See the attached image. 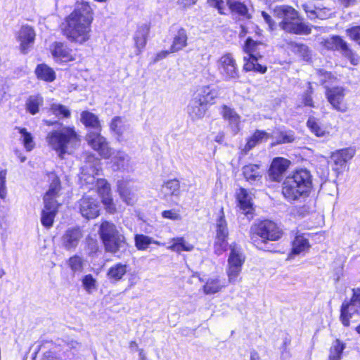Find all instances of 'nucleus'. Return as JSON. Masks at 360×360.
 I'll list each match as a JSON object with an SVG mask.
<instances>
[{
    "label": "nucleus",
    "instance_id": "f257e3e1",
    "mask_svg": "<svg viewBox=\"0 0 360 360\" xmlns=\"http://www.w3.org/2000/svg\"><path fill=\"white\" fill-rule=\"evenodd\" d=\"M94 12L89 3L77 2L63 23V34L72 43L83 44L91 38Z\"/></svg>",
    "mask_w": 360,
    "mask_h": 360
},
{
    "label": "nucleus",
    "instance_id": "f03ea898",
    "mask_svg": "<svg viewBox=\"0 0 360 360\" xmlns=\"http://www.w3.org/2000/svg\"><path fill=\"white\" fill-rule=\"evenodd\" d=\"M283 236V231L273 221L263 220L253 224L250 229L252 243L259 250L276 252L275 245L270 242L278 241Z\"/></svg>",
    "mask_w": 360,
    "mask_h": 360
},
{
    "label": "nucleus",
    "instance_id": "7ed1b4c3",
    "mask_svg": "<svg viewBox=\"0 0 360 360\" xmlns=\"http://www.w3.org/2000/svg\"><path fill=\"white\" fill-rule=\"evenodd\" d=\"M312 188V176L307 169L295 170L283 184L282 193L288 201L307 197Z\"/></svg>",
    "mask_w": 360,
    "mask_h": 360
},
{
    "label": "nucleus",
    "instance_id": "20e7f679",
    "mask_svg": "<svg viewBox=\"0 0 360 360\" xmlns=\"http://www.w3.org/2000/svg\"><path fill=\"white\" fill-rule=\"evenodd\" d=\"M80 120L86 127L91 129L86 135L89 145L101 156L108 158L111 155V151L105 139L100 134L101 126L98 117L89 111H83Z\"/></svg>",
    "mask_w": 360,
    "mask_h": 360
},
{
    "label": "nucleus",
    "instance_id": "39448f33",
    "mask_svg": "<svg viewBox=\"0 0 360 360\" xmlns=\"http://www.w3.org/2000/svg\"><path fill=\"white\" fill-rule=\"evenodd\" d=\"M274 13L276 18L281 19L279 27L285 32L298 35L311 33L309 25L301 20L298 12L292 7L285 5L276 6Z\"/></svg>",
    "mask_w": 360,
    "mask_h": 360
},
{
    "label": "nucleus",
    "instance_id": "423d86ee",
    "mask_svg": "<svg viewBox=\"0 0 360 360\" xmlns=\"http://www.w3.org/2000/svg\"><path fill=\"white\" fill-rule=\"evenodd\" d=\"M46 141L58 153L59 157L63 158V155L70 153L69 150L79 146L80 139L73 127H63L49 132Z\"/></svg>",
    "mask_w": 360,
    "mask_h": 360
},
{
    "label": "nucleus",
    "instance_id": "0eeeda50",
    "mask_svg": "<svg viewBox=\"0 0 360 360\" xmlns=\"http://www.w3.org/2000/svg\"><path fill=\"white\" fill-rule=\"evenodd\" d=\"M215 98L217 91L195 92L187 107V112L191 121L202 120L207 110V105L214 103Z\"/></svg>",
    "mask_w": 360,
    "mask_h": 360
},
{
    "label": "nucleus",
    "instance_id": "6e6552de",
    "mask_svg": "<svg viewBox=\"0 0 360 360\" xmlns=\"http://www.w3.org/2000/svg\"><path fill=\"white\" fill-rule=\"evenodd\" d=\"M323 45L328 50L340 52L354 65H356L359 62L357 54L350 48L348 43L339 35H333L324 39Z\"/></svg>",
    "mask_w": 360,
    "mask_h": 360
},
{
    "label": "nucleus",
    "instance_id": "1a4fd4ad",
    "mask_svg": "<svg viewBox=\"0 0 360 360\" xmlns=\"http://www.w3.org/2000/svg\"><path fill=\"white\" fill-rule=\"evenodd\" d=\"M221 214L216 221V238L214 243V252L217 255L226 251L228 246L229 230L223 209L221 210Z\"/></svg>",
    "mask_w": 360,
    "mask_h": 360
},
{
    "label": "nucleus",
    "instance_id": "9d476101",
    "mask_svg": "<svg viewBox=\"0 0 360 360\" xmlns=\"http://www.w3.org/2000/svg\"><path fill=\"white\" fill-rule=\"evenodd\" d=\"M77 207L82 216L87 219L96 218L101 210L100 202L89 195H84L78 200Z\"/></svg>",
    "mask_w": 360,
    "mask_h": 360
},
{
    "label": "nucleus",
    "instance_id": "9b49d317",
    "mask_svg": "<svg viewBox=\"0 0 360 360\" xmlns=\"http://www.w3.org/2000/svg\"><path fill=\"white\" fill-rule=\"evenodd\" d=\"M220 75L226 79H236L239 77V71L236 60L231 53L223 55L217 61Z\"/></svg>",
    "mask_w": 360,
    "mask_h": 360
},
{
    "label": "nucleus",
    "instance_id": "f8f14e48",
    "mask_svg": "<svg viewBox=\"0 0 360 360\" xmlns=\"http://www.w3.org/2000/svg\"><path fill=\"white\" fill-rule=\"evenodd\" d=\"M102 243L106 252L114 255L118 258H121L128 251V243L124 236L121 233Z\"/></svg>",
    "mask_w": 360,
    "mask_h": 360
},
{
    "label": "nucleus",
    "instance_id": "ddd939ff",
    "mask_svg": "<svg viewBox=\"0 0 360 360\" xmlns=\"http://www.w3.org/2000/svg\"><path fill=\"white\" fill-rule=\"evenodd\" d=\"M290 163L289 160L283 158H274L268 171L269 178L274 181H281Z\"/></svg>",
    "mask_w": 360,
    "mask_h": 360
},
{
    "label": "nucleus",
    "instance_id": "4468645a",
    "mask_svg": "<svg viewBox=\"0 0 360 360\" xmlns=\"http://www.w3.org/2000/svg\"><path fill=\"white\" fill-rule=\"evenodd\" d=\"M82 236L83 234L80 228H69L62 236V245L65 250H74L78 245Z\"/></svg>",
    "mask_w": 360,
    "mask_h": 360
},
{
    "label": "nucleus",
    "instance_id": "2eb2a0df",
    "mask_svg": "<svg viewBox=\"0 0 360 360\" xmlns=\"http://www.w3.org/2000/svg\"><path fill=\"white\" fill-rule=\"evenodd\" d=\"M51 52L57 61L70 62L75 60L72 50L63 42H54L51 46Z\"/></svg>",
    "mask_w": 360,
    "mask_h": 360
},
{
    "label": "nucleus",
    "instance_id": "dca6fc26",
    "mask_svg": "<svg viewBox=\"0 0 360 360\" xmlns=\"http://www.w3.org/2000/svg\"><path fill=\"white\" fill-rule=\"evenodd\" d=\"M150 32V25L146 23H143L138 25L137 29L134 34V41L136 47V55L139 56L141 54L143 49L145 48L148 37Z\"/></svg>",
    "mask_w": 360,
    "mask_h": 360
},
{
    "label": "nucleus",
    "instance_id": "f3484780",
    "mask_svg": "<svg viewBox=\"0 0 360 360\" xmlns=\"http://www.w3.org/2000/svg\"><path fill=\"white\" fill-rule=\"evenodd\" d=\"M355 155V150L353 148H346L337 150L331 155V160L333 162L335 167V170H339L343 168L346 163L350 160Z\"/></svg>",
    "mask_w": 360,
    "mask_h": 360
},
{
    "label": "nucleus",
    "instance_id": "a211bd4d",
    "mask_svg": "<svg viewBox=\"0 0 360 360\" xmlns=\"http://www.w3.org/2000/svg\"><path fill=\"white\" fill-rule=\"evenodd\" d=\"M35 32L29 25H22L18 33V40L20 42V49L23 53H27L35 39Z\"/></svg>",
    "mask_w": 360,
    "mask_h": 360
},
{
    "label": "nucleus",
    "instance_id": "6ab92c4d",
    "mask_svg": "<svg viewBox=\"0 0 360 360\" xmlns=\"http://www.w3.org/2000/svg\"><path fill=\"white\" fill-rule=\"evenodd\" d=\"M220 113L223 118L229 122V126L232 132L234 134L238 133L240 129V117L236 110L226 105H223L221 106Z\"/></svg>",
    "mask_w": 360,
    "mask_h": 360
},
{
    "label": "nucleus",
    "instance_id": "aec40b11",
    "mask_svg": "<svg viewBox=\"0 0 360 360\" xmlns=\"http://www.w3.org/2000/svg\"><path fill=\"white\" fill-rule=\"evenodd\" d=\"M96 190L101 198L102 202L106 206L109 212L115 210L112 198L110 193V187L106 180L100 179L96 180Z\"/></svg>",
    "mask_w": 360,
    "mask_h": 360
},
{
    "label": "nucleus",
    "instance_id": "412c9836",
    "mask_svg": "<svg viewBox=\"0 0 360 360\" xmlns=\"http://www.w3.org/2000/svg\"><path fill=\"white\" fill-rule=\"evenodd\" d=\"M44 206L41 213V223L46 229H50L58 212V202H44Z\"/></svg>",
    "mask_w": 360,
    "mask_h": 360
},
{
    "label": "nucleus",
    "instance_id": "4be33fe9",
    "mask_svg": "<svg viewBox=\"0 0 360 360\" xmlns=\"http://www.w3.org/2000/svg\"><path fill=\"white\" fill-rule=\"evenodd\" d=\"M354 315H360V304L345 300L340 309V321L345 326H349V319Z\"/></svg>",
    "mask_w": 360,
    "mask_h": 360
},
{
    "label": "nucleus",
    "instance_id": "5701e85b",
    "mask_svg": "<svg viewBox=\"0 0 360 360\" xmlns=\"http://www.w3.org/2000/svg\"><path fill=\"white\" fill-rule=\"evenodd\" d=\"M237 200L240 210H242V213L247 216L248 219L252 217V202L251 197L249 195L247 190L243 188L239 189L237 193Z\"/></svg>",
    "mask_w": 360,
    "mask_h": 360
},
{
    "label": "nucleus",
    "instance_id": "b1692460",
    "mask_svg": "<svg viewBox=\"0 0 360 360\" xmlns=\"http://www.w3.org/2000/svg\"><path fill=\"white\" fill-rule=\"evenodd\" d=\"M131 183L128 181H119L117 189L120 197L127 205H132L136 200V195L132 189Z\"/></svg>",
    "mask_w": 360,
    "mask_h": 360
},
{
    "label": "nucleus",
    "instance_id": "393cba45",
    "mask_svg": "<svg viewBox=\"0 0 360 360\" xmlns=\"http://www.w3.org/2000/svg\"><path fill=\"white\" fill-rule=\"evenodd\" d=\"M326 98L333 108L341 112H345L347 109V104L345 101L343 91H326Z\"/></svg>",
    "mask_w": 360,
    "mask_h": 360
},
{
    "label": "nucleus",
    "instance_id": "a878e982",
    "mask_svg": "<svg viewBox=\"0 0 360 360\" xmlns=\"http://www.w3.org/2000/svg\"><path fill=\"white\" fill-rule=\"evenodd\" d=\"M49 180L51 181L49 190L46 191L44 196V202H57L56 198L58 195L60 190V181L58 176L54 173H51L49 175Z\"/></svg>",
    "mask_w": 360,
    "mask_h": 360
},
{
    "label": "nucleus",
    "instance_id": "bb28decb",
    "mask_svg": "<svg viewBox=\"0 0 360 360\" xmlns=\"http://www.w3.org/2000/svg\"><path fill=\"white\" fill-rule=\"evenodd\" d=\"M243 174L248 181L252 184L257 185L261 183L262 172L258 165H248L243 167Z\"/></svg>",
    "mask_w": 360,
    "mask_h": 360
},
{
    "label": "nucleus",
    "instance_id": "cd10ccee",
    "mask_svg": "<svg viewBox=\"0 0 360 360\" xmlns=\"http://www.w3.org/2000/svg\"><path fill=\"white\" fill-rule=\"evenodd\" d=\"M226 285L225 280H221L219 276L209 278L203 286L204 292L207 295L214 294Z\"/></svg>",
    "mask_w": 360,
    "mask_h": 360
},
{
    "label": "nucleus",
    "instance_id": "c85d7f7f",
    "mask_svg": "<svg viewBox=\"0 0 360 360\" xmlns=\"http://www.w3.org/2000/svg\"><path fill=\"white\" fill-rule=\"evenodd\" d=\"M188 35L186 31L184 28L178 30L174 35L172 44L170 46V52L175 53L182 50L187 46Z\"/></svg>",
    "mask_w": 360,
    "mask_h": 360
},
{
    "label": "nucleus",
    "instance_id": "c756f323",
    "mask_svg": "<svg viewBox=\"0 0 360 360\" xmlns=\"http://www.w3.org/2000/svg\"><path fill=\"white\" fill-rule=\"evenodd\" d=\"M119 233L120 232L117 226L113 223L108 221H102L98 229V234L102 242L113 237Z\"/></svg>",
    "mask_w": 360,
    "mask_h": 360
},
{
    "label": "nucleus",
    "instance_id": "7c9ffc66",
    "mask_svg": "<svg viewBox=\"0 0 360 360\" xmlns=\"http://www.w3.org/2000/svg\"><path fill=\"white\" fill-rule=\"evenodd\" d=\"M226 6L232 13L238 14L243 19L251 18V15L248 13V8L244 4L237 0H227Z\"/></svg>",
    "mask_w": 360,
    "mask_h": 360
},
{
    "label": "nucleus",
    "instance_id": "2f4dec72",
    "mask_svg": "<svg viewBox=\"0 0 360 360\" xmlns=\"http://www.w3.org/2000/svg\"><path fill=\"white\" fill-rule=\"evenodd\" d=\"M245 61L243 70L248 71H255L259 73H264L266 71V67L258 63V58L256 56H247L243 57Z\"/></svg>",
    "mask_w": 360,
    "mask_h": 360
},
{
    "label": "nucleus",
    "instance_id": "473e14b6",
    "mask_svg": "<svg viewBox=\"0 0 360 360\" xmlns=\"http://www.w3.org/2000/svg\"><path fill=\"white\" fill-rule=\"evenodd\" d=\"M307 126L315 136L319 138H328L331 135L323 127H322L314 117H309Z\"/></svg>",
    "mask_w": 360,
    "mask_h": 360
},
{
    "label": "nucleus",
    "instance_id": "72a5a7b5",
    "mask_svg": "<svg viewBox=\"0 0 360 360\" xmlns=\"http://www.w3.org/2000/svg\"><path fill=\"white\" fill-rule=\"evenodd\" d=\"M127 266L125 264H115L108 269L107 276L113 282L119 281L126 274L127 271Z\"/></svg>",
    "mask_w": 360,
    "mask_h": 360
},
{
    "label": "nucleus",
    "instance_id": "f704fd0d",
    "mask_svg": "<svg viewBox=\"0 0 360 360\" xmlns=\"http://www.w3.org/2000/svg\"><path fill=\"white\" fill-rule=\"evenodd\" d=\"M165 196L179 197L181 194L179 181L174 179L166 181L161 188Z\"/></svg>",
    "mask_w": 360,
    "mask_h": 360
},
{
    "label": "nucleus",
    "instance_id": "c9c22d12",
    "mask_svg": "<svg viewBox=\"0 0 360 360\" xmlns=\"http://www.w3.org/2000/svg\"><path fill=\"white\" fill-rule=\"evenodd\" d=\"M345 343L339 339H336L333 342L329 349V355L328 360H341L344 349H345Z\"/></svg>",
    "mask_w": 360,
    "mask_h": 360
},
{
    "label": "nucleus",
    "instance_id": "e433bc0d",
    "mask_svg": "<svg viewBox=\"0 0 360 360\" xmlns=\"http://www.w3.org/2000/svg\"><path fill=\"white\" fill-rule=\"evenodd\" d=\"M245 257L240 250L235 245H231V252L229 257V266L242 267Z\"/></svg>",
    "mask_w": 360,
    "mask_h": 360
},
{
    "label": "nucleus",
    "instance_id": "4c0bfd02",
    "mask_svg": "<svg viewBox=\"0 0 360 360\" xmlns=\"http://www.w3.org/2000/svg\"><path fill=\"white\" fill-rule=\"evenodd\" d=\"M172 243L171 245L167 248L176 252H181L182 251L189 252L194 248L193 245L187 243L182 237L174 238L172 240Z\"/></svg>",
    "mask_w": 360,
    "mask_h": 360
},
{
    "label": "nucleus",
    "instance_id": "58836bf2",
    "mask_svg": "<svg viewBox=\"0 0 360 360\" xmlns=\"http://www.w3.org/2000/svg\"><path fill=\"white\" fill-rule=\"evenodd\" d=\"M35 72L38 78L46 82H52L56 78L53 70L45 64L37 65Z\"/></svg>",
    "mask_w": 360,
    "mask_h": 360
},
{
    "label": "nucleus",
    "instance_id": "ea45409f",
    "mask_svg": "<svg viewBox=\"0 0 360 360\" xmlns=\"http://www.w3.org/2000/svg\"><path fill=\"white\" fill-rule=\"evenodd\" d=\"M134 242L135 246L139 250H145L148 246L153 243L158 245H160L161 243L158 241L154 240L152 238L143 235V234H136L134 236Z\"/></svg>",
    "mask_w": 360,
    "mask_h": 360
},
{
    "label": "nucleus",
    "instance_id": "a19ab883",
    "mask_svg": "<svg viewBox=\"0 0 360 360\" xmlns=\"http://www.w3.org/2000/svg\"><path fill=\"white\" fill-rule=\"evenodd\" d=\"M269 134L264 131L257 130L254 134L249 139L245 146V150H250L254 148L257 143L262 142L263 140H267Z\"/></svg>",
    "mask_w": 360,
    "mask_h": 360
},
{
    "label": "nucleus",
    "instance_id": "79ce46f5",
    "mask_svg": "<svg viewBox=\"0 0 360 360\" xmlns=\"http://www.w3.org/2000/svg\"><path fill=\"white\" fill-rule=\"evenodd\" d=\"M18 130V132L21 134V139L23 146L27 151H31L35 146V143L33 139L32 134L27 131V129L18 127L15 128Z\"/></svg>",
    "mask_w": 360,
    "mask_h": 360
},
{
    "label": "nucleus",
    "instance_id": "37998d69",
    "mask_svg": "<svg viewBox=\"0 0 360 360\" xmlns=\"http://www.w3.org/2000/svg\"><path fill=\"white\" fill-rule=\"evenodd\" d=\"M110 127L111 131L115 132L118 136H121L127 129V125L124 118L115 117L110 122Z\"/></svg>",
    "mask_w": 360,
    "mask_h": 360
},
{
    "label": "nucleus",
    "instance_id": "c03bdc74",
    "mask_svg": "<svg viewBox=\"0 0 360 360\" xmlns=\"http://www.w3.org/2000/svg\"><path fill=\"white\" fill-rule=\"evenodd\" d=\"M43 104V98L39 96H31L26 102V109L32 115L39 112V108Z\"/></svg>",
    "mask_w": 360,
    "mask_h": 360
},
{
    "label": "nucleus",
    "instance_id": "a18cd8bd",
    "mask_svg": "<svg viewBox=\"0 0 360 360\" xmlns=\"http://www.w3.org/2000/svg\"><path fill=\"white\" fill-rule=\"evenodd\" d=\"M309 247L308 240L302 236H297L292 242V253L298 255Z\"/></svg>",
    "mask_w": 360,
    "mask_h": 360
},
{
    "label": "nucleus",
    "instance_id": "49530a36",
    "mask_svg": "<svg viewBox=\"0 0 360 360\" xmlns=\"http://www.w3.org/2000/svg\"><path fill=\"white\" fill-rule=\"evenodd\" d=\"M129 162V155L122 151H118L113 158V164L117 166V169H127Z\"/></svg>",
    "mask_w": 360,
    "mask_h": 360
},
{
    "label": "nucleus",
    "instance_id": "de8ad7c7",
    "mask_svg": "<svg viewBox=\"0 0 360 360\" xmlns=\"http://www.w3.org/2000/svg\"><path fill=\"white\" fill-rule=\"evenodd\" d=\"M275 140L274 144L292 143L295 141V134L292 131H280L275 135Z\"/></svg>",
    "mask_w": 360,
    "mask_h": 360
},
{
    "label": "nucleus",
    "instance_id": "09e8293b",
    "mask_svg": "<svg viewBox=\"0 0 360 360\" xmlns=\"http://www.w3.org/2000/svg\"><path fill=\"white\" fill-rule=\"evenodd\" d=\"M346 35L360 46V25H355L346 29Z\"/></svg>",
    "mask_w": 360,
    "mask_h": 360
},
{
    "label": "nucleus",
    "instance_id": "8fccbe9b",
    "mask_svg": "<svg viewBox=\"0 0 360 360\" xmlns=\"http://www.w3.org/2000/svg\"><path fill=\"white\" fill-rule=\"evenodd\" d=\"M51 110L53 113L56 116H61L63 117H68L70 115V110L61 104L54 103L51 105Z\"/></svg>",
    "mask_w": 360,
    "mask_h": 360
},
{
    "label": "nucleus",
    "instance_id": "3c124183",
    "mask_svg": "<svg viewBox=\"0 0 360 360\" xmlns=\"http://www.w3.org/2000/svg\"><path fill=\"white\" fill-rule=\"evenodd\" d=\"M69 266L74 272L82 271L83 269V260L79 256H74L69 259Z\"/></svg>",
    "mask_w": 360,
    "mask_h": 360
},
{
    "label": "nucleus",
    "instance_id": "603ef678",
    "mask_svg": "<svg viewBox=\"0 0 360 360\" xmlns=\"http://www.w3.org/2000/svg\"><path fill=\"white\" fill-rule=\"evenodd\" d=\"M258 44L257 41L248 37L243 46V51L247 53V56H255V52L256 51Z\"/></svg>",
    "mask_w": 360,
    "mask_h": 360
},
{
    "label": "nucleus",
    "instance_id": "864d4df0",
    "mask_svg": "<svg viewBox=\"0 0 360 360\" xmlns=\"http://www.w3.org/2000/svg\"><path fill=\"white\" fill-rule=\"evenodd\" d=\"M6 169L0 170V198L2 200H4L7 195V189L6 186Z\"/></svg>",
    "mask_w": 360,
    "mask_h": 360
},
{
    "label": "nucleus",
    "instance_id": "5fc2aeb1",
    "mask_svg": "<svg viewBox=\"0 0 360 360\" xmlns=\"http://www.w3.org/2000/svg\"><path fill=\"white\" fill-rule=\"evenodd\" d=\"M317 74L319 77V82L323 85V88H325L326 90H338L337 88H330L326 84L328 82L327 79H331V74L330 72L319 70L317 71Z\"/></svg>",
    "mask_w": 360,
    "mask_h": 360
},
{
    "label": "nucleus",
    "instance_id": "6e6d98bb",
    "mask_svg": "<svg viewBox=\"0 0 360 360\" xmlns=\"http://www.w3.org/2000/svg\"><path fill=\"white\" fill-rule=\"evenodd\" d=\"M96 281L91 274L86 275L82 279V285L88 292H91L96 288Z\"/></svg>",
    "mask_w": 360,
    "mask_h": 360
},
{
    "label": "nucleus",
    "instance_id": "4d7b16f0",
    "mask_svg": "<svg viewBox=\"0 0 360 360\" xmlns=\"http://www.w3.org/2000/svg\"><path fill=\"white\" fill-rule=\"evenodd\" d=\"M241 271V267H236V266H229V269L227 271V275L229 277V281L231 283H234L236 282L237 278Z\"/></svg>",
    "mask_w": 360,
    "mask_h": 360
},
{
    "label": "nucleus",
    "instance_id": "13d9d810",
    "mask_svg": "<svg viewBox=\"0 0 360 360\" xmlns=\"http://www.w3.org/2000/svg\"><path fill=\"white\" fill-rule=\"evenodd\" d=\"M162 217L165 219H169L172 221H179L181 217L176 210L172 209L169 210H165L162 212Z\"/></svg>",
    "mask_w": 360,
    "mask_h": 360
},
{
    "label": "nucleus",
    "instance_id": "bf43d9fd",
    "mask_svg": "<svg viewBox=\"0 0 360 360\" xmlns=\"http://www.w3.org/2000/svg\"><path fill=\"white\" fill-rule=\"evenodd\" d=\"M302 6L304 11L307 14L308 18H310L311 20L316 19V16L321 15V14H319V11H316V8H318L316 6L307 4H303Z\"/></svg>",
    "mask_w": 360,
    "mask_h": 360
},
{
    "label": "nucleus",
    "instance_id": "052dcab7",
    "mask_svg": "<svg viewBox=\"0 0 360 360\" xmlns=\"http://www.w3.org/2000/svg\"><path fill=\"white\" fill-rule=\"evenodd\" d=\"M64 342L70 349L75 351H78L82 347V345L80 342L71 338H66L65 340H64Z\"/></svg>",
    "mask_w": 360,
    "mask_h": 360
},
{
    "label": "nucleus",
    "instance_id": "680f3d73",
    "mask_svg": "<svg viewBox=\"0 0 360 360\" xmlns=\"http://www.w3.org/2000/svg\"><path fill=\"white\" fill-rule=\"evenodd\" d=\"M209 4L217 8L221 14H226V4L222 0H208Z\"/></svg>",
    "mask_w": 360,
    "mask_h": 360
},
{
    "label": "nucleus",
    "instance_id": "e2e57ef3",
    "mask_svg": "<svg viewBox=\"0 0 360 360\" xmlns=\"http://www.w3.org/2000/svg\"><path fill=\"white\" fill-rule=\"evenodd\" d=\"M349 301L356 304H360V288H352V296Z\"/></svg>",
    "mask_w": 360,
    "mask_h": 360
},
{
    "label": "nucleus",
    "instance_id": "0e129e2a",
    "mask_svg": "<svg viewBox=\"0 0 360 360\" xmlns=\"http://www.w3.org/2000/svg\"><path fill=\"white\" fill-rule=\"evenodd\" d=\"M294 49L295 51L301 53L303 54L304 56H305V54H306V56H307V53H308V47L304 45V44H295L294 45Z\"/></svg>",
    "mask_w": 360,
    "mask_h": 360
},
{
    "label": "nucleus",
    "instance_id": "69168bd1",
    "mask_svg": "<svg viewBox=\"0 0 360 360\" xmlns=\"http://www.w3.org/2000/svg\"><path fill=\"white\" fill-rule=\"evenodd\" d=\"M262 16L263 17L264 21L268 24L269 28L271 30H274V22L271 17L265 11L262 12Z\"/></svg>",
    "mask_w": 360,
    "mask_h": 360
},
{
    "label": "nucleus",
    "instance_id": "338daca9",
    "mask_svg": "<svg viewBox=\"0 0 360 360\" xmlns=\"http://www.w3.org/2000/svg\"><path fill=\"white\" fill-rule=\"evenodd\" d=\"M169 53H171L170 50L169 51H162L156 54V56H155V58L153 60V63H155L158 62L159 60L165 58Z\"/></svg>",
    "mask_w": 360,
    "mask_h": 360
},
{
    "label": "nucleus",
    "instance_id": "774afa93",
    "mask_svg": "<svg viewBox=\"0 0 360 360\" xmlns=\"http://www.w3.org/2000/svg\"><path fill=\"white\" fill-rule=\"evenodd\" d=\"M302 100L304 105L314 108L313 100L310 94H305Z\"/></svg>",
    "mask_w": 360,
    "mask_h": 360
}]
</instances>
